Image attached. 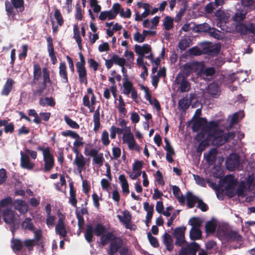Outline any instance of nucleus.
<instances>
[{"label":"nucleus","instance_id":"1","mask_svg":"<svg viewBox=\"0 0 255 255\" xmlns=\"http://www.w3.org/2000/svg\"><path fill=\"white\" fill-rule=\"evenodd\" d=\"M107 233V228L102 223L96 224L94 227L91 224L86 225V229L85 232L84 237L85 240L89 243H91L94 240V235L100 238L103 234Z\"/></svg>","mask_w":255,"mask_h":255},{"label":"nucleus","instance_id":"2","mask_svg":"<svg viewBox=\"0 0 255 255\" xmlns=\"http://www.w3.org/2000/svg\"><path fill=\"white\" fill-rule=\"evenodd\" d=\"M18 217L15 211L10 209L6 208L3 210L2 212V216L4 222L7 224L10 225V230L14 235L15 231L18 228L19 222L17 221L16 217Z\"/></svg>","mask_w":255,"mask_h":255},{"label":"nucleus","instance_id":"3","mask_svg":"<svg viewBox=\"0 0 255 255\" xmlns=\"http://www.w3.org/2000/svg\"><path fill=\"white\" fill-rule=\"evenodd\" d=\"M218 126V123L215 121L207 123L205 127L202 128L201 130L197 133V137L199 140H201L204 138L206 134H207L208 138H210L211 136L215 135L216 133L219 132Z\"/></svg>","mask_w":255,"mask_h":255},{"label":"nucleus","instance_id":"4","mask_svg":"<svg viewBox=\"0 0 255 255\" xmlns=\"http://www.w3.org/2000/svg\"><path fill=\"white\" fill-rule=\"evenodd\" d=\"M215 15L217 18V26L218 27H220L222 30L227 32H232L233 31L234 27L229 28L227 25L230 17V14L228 12L219 9L216 12Z\"/></svg>","mask_w":255,"mask_h":255},{"label":"nucleus","instance_id":"5","mask_svg":"<svg viewBox=\"0 0 255 255\" xmlns=\"http://www.w3.org/2000/svg\"><path fill=\"white\" fill-rule=\"evenodd\" d=\"M186 76L179 73L175 79V83L178 85V91L181 93L188 92L191 89V85Z\"/></svg>","mask_w":255,"mask_h":255},{"label":"nucleus","instance_id":"6","mask_svg":"<svg viewBox=\"0 0 255 255\" xmlns=\"http://www.w3.org/2000/svg\"><path fill=\"white\" fill-rule=\"evenodd\" d=\"M240 164V156L237 153L231 154L227 158L226 166L229 171L235 170L239 167Z\"/></svg>","mask_w":255,"mask_h":255},{"label":"nucleus","instance_id":"7","mask_svg":"<svg viewBox=\"0 0 255 255\" xmlns=\"http://www.w3.org/2000/svg\"><path fill=\"white\" fill-rule=\"evenodd\" d=\"M236 31L243 35L248 34H255V27L253 23L246 24L242 22H239L236 25H234Z\"/></svg>","mask_w":255,"mask_h":255},{"label":"nucleus","instance_id":"8","mask_svg":"<svg viewBox=\"0 0 255 255\" xmlns=\"http://www.w3.org/2000/svg\"><path fill=\"white\" fill-rule=\"evenodd\" d=\"M124 244L125 242L121 237L115 238V240L110 243L108 254L109 255H114L124 245Z\"/></svg>","mask_w":255,"mask_h":255},{"label":"nucleus","instance_id":"9","mask_svg":"<svg viewBox=\"0 0 255 255\" xmlns=\"http://www.w3.org/2000/svg\"><path fill=\"white\" fill-rule=\"evenodd\" d=\"M84 154L86 155H89L93 157V164L98 165L99 166H101L103 164L104 161L103 153H98V151L96 149L92 148L88 153H86L85 151L84 152Z\"/></svg>","mask_w":255,"mask_h":255},{"label":"nucleus","instance_id":"10","mask_svg":"<svg viewBox=\"0 0 255 255\" xmlns=\"http://www.w3.org/2000/svg\"><path fill=\"white\" fill-rule=\"evenodd\" d=\"M90 109V112L93 113L94 112L93 115V122L94 127L93 128L94 131L97 132L100 129L101 127L100 124V107H99L95 111V107L93 105L90 104L89 107H87Z\"/></svg>","mask_w":255,"mask_h":255},{"label":"nucleus","instance_id":"11","mask_svg":"<svg viewBox=\"0 0 255 255\" xmlns=\"http://www.w3.org/2000/svg\"><path fill=\"white\" fill-rule=\"evenodd\" d=\"M43 161L44 162V172L50 171L54 166V158L51 152H45L43 156Z\"/></svg>","mask_w":255,"mask_h":255},{"label":"nucleus","instance_id":"12","mask_svg":"<svg viewBox=\"0 0 255 255\" xmlns=\"http://www.w3.org/2000/svg\"><path fill=\"white\" fill-rule=\"evenodd\" d=\"M20 156V166L22 168L31 170L34 167L35 164L30 162L29 157L27 154L21 151Z\"/></svg>","mask_w":255,"mask_h":255},{"label":"nucleus","instance_id":"13","mask_svg":"<svg viewBox=\"0 0 255 255\" xmlns=\"http://www.w3.org/2000/svg\"><path fill=\"white\" fill-rule=\"evenodd\" d=\"M206 124H207V120L206 118L196 117L195 118L192 127V130L194 132L201 130L202 128L205 127Z\"/></svg>","mask_w":255,"mask_h":255},{"label":"nucleus","instance_id":"14","mask_svg":"<svg viewBox=\"0 0 255 255\" xmlns=\"http://www.w3.org/2000/svg\"><path fill=\"white\" fill-rule=\"evenodd\" d=\"M46 40L47 42V48L49 55L51 60L52 63L54 65L57 63V60L54 52L53 40L50 36L46 38Z\"/></svg>","mask_w":255,"mask_h":255},{"label":"nucleus","instance_id":"15","mask_svg":"<svg viewBox=\"0 0 255 255\" xmlns=\"http://www.w3.org/2000/svg\"><path fill=\"white\" fill-rule=\"evenodd\" d=\"M223 182L227 184L226 187L227 190L234 189L235 187L238 184V181L235 178L233 174L226 175L223 179Z\"/></svg>","mask_w":255,"mask_h":255},{"label":"nucleus","instance_id":"16","mask_svg":"<svg viewBox=\"0 0 255 255\" xmlns=\"http://www.w3.org/2000/svg\"><path fill=\"white\" fill-rule=\"evenodd\" d=\"M218 150L216 148H212L208 153H204V156L206 162L210 165L214 164L216 161Z\"/></svg>","mask_w":255,"mask_h":255},{"label":"nucleus","instance_id":"17","mask_svg":"<svg viewBox=\"0 0 255 255\" xmlns=\"http://www.w3.org/2000/svg\"><path fill=\"white\" fill-rule=\"evenodd\" d=\"M59 74L61 82L63 83L68 84L69 81L66 63L64 62H61L59 65Z\"/></svg>","mask_w":255,"mask_h":255},{"label":"nucleus","instance_id":"18","mask_svg":"<svg viewBox=\"0 0 255 255\" xmlns=\"http://www.w3.org/2000/svg\"><path fill=\"white\" fill-rule=\"evenodd\" d=\"M73 164L76 165L79 173H81L83 170L85 169L86 161L85 157L82 153L80 155L75 156Z\"/></svg>","mask_w":255,"mask_h":255},{"label":"nucleus","instance_id":"19","mask_svg":"<svg viewBox=\"0 0 255 255\" xmlns=\"http://www.w3.org/2000/svg\"><path fill=\"white\" fill-rule=\"evenodd\" d=\"M76 68L80 83L87 85L88 83L87 73L85 66H78L76 67Z\"/></svg>","mask_w":255,"mask_h":255},{"label":"nucleus","instance_id":"20","mask_svg":"<svg viewBox=\"0 0 255 255\" xmlns=\"http://www.w3.org/2000/svg\"><path fill=\"white\" fill-rule=\"evenodd\" d=\"M151 50V47L147 44H144L142 46L136 44L134 46L135 52L139 56L144 57L145 54H147Z\"/></svg>","mask_w":255,"mask_h":255},{"label":"nucleus","instance_id":"21","mask_svg":"<svg viewBox=\"0 0 255 255\" xmlns=\"http://www.w3.org/2000/svg\"><path fill=\"white\" fill-rule=\"evenodd\" d=\"M209 140H212L213 144L217 146H220L227 142L224 135H221L219 132L216 133L214 136H211Z\"/></svg>","mask_w":255,"mask_h":255},{"label":"nucleus","instance_id":"22","mask_svg":"<svg viewBox=\"0 0 255 255\" xmlns=\"http://www.w3.org/2000/svg\"><path fill=\"white\" fill-rule=\"evenodd\" d=\"M221 48L220 44H215L205 48L204 49V53L211 56L216 55L220 52Z\"/></svg>","mask_w":255,"mask_h":255},{"label":"nucleus","instance_id":"23","mask_svg":"<svg viewBox=\"0 0 255 255\" xmlns=\"http://www.w3.org/2000/svg\"><path fill=\"white\" fill-rule=\"evenodd\" d=\"M117 237L115 235L113 232H109L107 233L103 234L100 238V243L104 246L106 245L109 242H111L115 240Z\"/></svg>","mask_w":255,"mask_h":255},{"label":"nucleus","instance_id":"24","mask_svg":"<svg viewBox=\"0 0 255 255\" xmlns=\"http://www.w3.org/2000/svg\"><path fill=\"white\" fill-rule=\"evenodd\" d=\"M14 208L21 214H24L27 211V206L22 200L17 199L14 201Z\"/></svg>","mask_w":255,"mask_h":255},{"label":"nucleus","instance_id":"25","mask_svg":"<svg viewBox=\"0 0 255 255\" xmlns=\"http://www.w3.org/2000/svg\"><path fill=\"white\" fill-rule=\"evenodd\" d=\"M13 83L14 81L12 79L8 78L1 92V95L2 96H7L12 90Z\"/></svg>","mask_w":255,"mask_h":255},{"label":"nucleus","instance_id":"26","mask_svg":"<svg viewBox=\"0 0 255 255\" xmlns=\"http://www.w3.org/2000/svg\"><path fill=\"white\" fill-rule=\"evenodd\" d=\"M186 199L187 201V206L189 208H192L194 207L195 204L198 202L199 199L197 197L193 195L191 192H188L186 195Z\"/></svg>","mask_w":255,"mask_h":255},{"label":"nucleus","instance_id":"27","mask_svg":"<svg viewBox=\"0 0 255 255\" xmlns=\"http://www.w3.org/2000/svg\"><path fill=\"white\" fill-rule=\"evenodd\" d=\"M23 243L18 239L13 238L11 240V247L14 253L21 251L23 248Z\"/></svg>","mask_w":255,"mask_h":255},{"label":"nucleus","instance_id":"28","mask_svg":"<svg viewBox=\"0 0 255 255\" xmlns=\"http://www.w3.org/2000/svg\"><path fill=\"white\" fill-rule=\"evenodd\" d=\"M163 243L168 251L171 252L173 250V240L171 236L167 233H165L163 235Z\"/></svg>","mask_w":255,"mask_h":255},{"label":"nucleus","instance_id":"29","mask_svg":"<svg viewBox=\"0 0 255 255\" xmlns=\"http://www.w3.org/2000/svg\"><path fill=\"white\" fill-rule=\"evenodd\" d=\"M119 179L121 184L123 192L126 195H128L129 193V186L125 175L124 174L120 175L119 176Z\"/></svg>","mask_w":255,"mask_h":255},{"label":"nucleus","instance_id":"30","mask_svg":"<svg viewBox=\"0 0 255 255\" xmlns=\"http://www.w3.org/2000/svg\"><path fill=\"white\" fill-rule=\"evenodd\" d=\"M41 77V68L38 63L33 65V78L32 83L36 84Z\"/></svg>","mask_w":255,"mask_h":255},{"label":"nucleus","instance_id":"31","mask_svg":"<svg viewBox=\"0 0 255 255\" xmlns=\"http://www.w3.org/2000/svg\"><path fill=\"white\" fill-rule=\"evenodd\" d=\"M76 190L74 189L73 184H70V197L69 202L74 207H77V200L76 197Z\"/></svg>","mask_w":255,"mask_h":255},{"label":"nucleus","instance_id":"32","mask_svg":"<svg viewBox=\"0 0 255 255\" xmlns=\"http://www.w3.org/2000/svg\"><path fill=\"white\" fill-rule=\"evenodd\" d=\"M190 104V102L188 100L187 97H184L178 101V109L179 110L184 112L189 107Z\"/></svg>","mask_w":255,"mask_h":255},{"label":"nucleus","instance_id":"33","mask_svg":"<svg viewBox=\"0 0 255 255\" xmlns=\"http://www.w3.org/2000/svg\"><path fill=\"white\" fill-rule=\"evenodd\" d=\"M202 237V232L199 228H192L190 231V238L191 240L195 241L199 240Z\"/></svg>","mask_w":255,"mask_h":255},{"label":"nucleus","instance_id":"34","mask_svg":"<svg viewBox=\"0 0 255 255\" xmlns=\"http://www.w3.org/2000/svg\"><path fill=\"white\" fill-rule=\"evenodd\" d=\"M188 255H196L197 251L200 249V246L195 242H193L186 246Z\"/></svg>","mask_w":255,"mask_h":255},{"label":"nucleus","instance_id":"35","mask_svg":"<svg viewBox=\"0 0 255 255\" xmlns=\"http://www.w3.org/2000/svg\"><path fill=\"white\" fill-rule=\"evenodd\" d=\"M35 84L37 85V89L32 92L33 96L35 97L41 96L47 87V85L42 82L36 83Z\"/></svg>","mask_w":255,"mask_h":255},{"label":"nucleus","instance_id":"36","mask_svg":"<svg viewBox=\"0 0 255 255\" xmlns=\"http://www.w3.org/2000/svg\"><path fill=\"white\" fill-rule=\"evenodd\" d=\"M22 229L30 231H33L34 226L30 218H26L21 223Z\"/></svg>","mask_w":255,"mask_h":255},{"label":"nucleus","instance_id":"37","mask_svg":"<svg viewBox=\"0 0 255 255\" xmlns=\"http://www.w3.org/2000/svg\"><path fill=\"white\" fill-rule=\"evenodd\" d=\"M197 138V140L198 141H201L200 143L198 145V146L197 147V152L200 154H201L206 147H208L210 145L209 142V139H208V137L206 139H201L199 140L198 138L196 137Z\"/></svg>","mask_w":255,"mask_h":255},{"label":"nucleus","instance_id":"38","mask_svg":"<svg viewBox=\"0 0 255 255\" xmlns=\"http://www.w3.org/2000/svg\"><path fill=\"white\" fill-rule=\"evenodd\" d=\"M194 64L191 63H186L184 65L182 73L181 74L182 75L186 76L187 78L192 72L193 69Z\"/></svg>","mask_w":255,"mask_h":255},{"label":"nucleus","instance_id":"39","mask_svg":"<svg viewBox=\"0 0 255 255\" xmlns=\"http://www.w3.org/2000/svg\"><path fill=\"white\" fill-rule=\"evenodd\" d=\"M114 15L112 13V9L108 11H103L101 12L99 18L101 20H105L107 18L109 20L114 19L116 18Z\"/></svg>","mask_w":255,"mask_h":255},{"label":"nucleus","instance_id":"40","mask_svg":"<svg viewBox=\"0 0 255 255\" xmlns=\"http://www.w3.org/2000/svg\"><path fill=\"white\" fill-rule=\"evenodd\" d=\"M124 216L118 215V218L120 222H122L123 224H127L128 222H131V216L129 212L128 211H125L123 212Z\"/></svg>","mask_w":255,"mask_h":255},{"label":"nucleus","instance_id":"41","mask_svg":"<svg viewBox=\"0 0 255 255\" xmlns=\"http://www.w3.org/2000/svg\"><path fill=\"white\" fill-rule=\"evenodd\" d=\"M34 233V239L37 246L42 245V248L43 247V245H42V231L40 229H38L37 230H33Z\"/></svg>","mask_w":255,"mask_h":255},{"label":"nucleus","instance_id":"42","mask_svg":"<svg viewBox=\"0 0 255 255\" xmlns=\"http://www.w3.org/2000/svg\"><path fill=\"white\" fill-rule=\"evenodd\" d=\"M123 85L124 87L123 93L126 95H128L132 89H134L132 83L131 81L123 82Z\"/></svg>","mask_w":255,"mask_h":255},{"label":"nucleus","instance_id":"43","mask_svg":"<svg viewBox=\"0 0 255 255\" xmlns=\"http://www.w3.org/2000/svg\"><path fill=\"white\" fill-rule=\"evenodd\" d=\"M190 38H182L178 44L179 49L182 51H184L190 45L191 42Z\"/></svg>","mask_w":255,"mask_h":255},{"label":"nucleus","instance_id":"44","mask_svg":"<svg viewBox=\"0 0 255 255\" xmlns=\"http://www.w3.org/2000/svg\"><path fill=\"white\" fill-rule=\"evenodd\" d=\"M55 232L61 238H65L67 236V231L65 225H56Z\"/></svg>","mask_w":255,"mask_h":255},{"label":"nucleus","instance_id":"45","mask_svg":"<svg viewBox=\"0 0 255 255\" xmlns=\"http://www.w3.org/2000/svg\"><path fill=\"white\" fill-rule=\"evenodd\" d=\"M216 229V225L214 223L213 221H208L205 225V231L207 234L214 233Z\"/></svg>","mask_w":255,"mask_h":255},{"label":"nucleus","instance_id":"46","mask_svg":"<svg viewBox=\"0 0 255 255\" xmlns=\"http://www.w3.org/2000/svg\"><path fill=\"white\" fill-rule=\"evenodd\" d=\"M163 25L165 30L171 29L173 25V19L169 16H166L164 19Z\"/></svg>","mask_w":255,"mask_h":255},{"label":"nucleus","instance_id":"47","mask_svg":"<svg viewBox=\"0 0 255 255\" xmlns=\"http://www.w3.org/2000/svg\"><path fill=\"white\" fill-rule=\"evenodd\" d=\"M219 92V87L215 83L210 84L208 87V93L212 96L215 97L218 95Z\"/></svg>","mask_w":255,"mask_h":255},{"label":"nucleus","instance_id":"48","mask_svg":"<svg viewBox=\"0 0 255 255\" xmlns=\"http://www.w3.org/2000/svg\"><path fill=\"white\" fill-rule=\"evenodd\" d=\"M112 58L114 63L120 66H124L126 64V59L124 58L120 57L118 55L114 54L112 56Z\"/></svg>","mask_w":255,"mask_h":255},{"label":"nucleus","instance_id":"49","mask_svg":"<svg viewBox=\"0 0 255 255\" xmlns=\"http://www.w3.org/2000/svg\"><path fill=\"white\" fill-rule=\"evenodd\" d=\"M54 16L56 19L58 24L62 26L64 23V19L59 9L55 8L54 13Z\"/></svg>","mask_w":255,"mask_h":255},{"label":"nucleus","instance_id":"50","mask_svg":"<svg viewBox=\"0 0 255 255\" xmlns=\"http://www.w3.org/2000/svg\"><path fill=\"white\" fill-rule=\"evenodd\" d=\"M64 121L71 128L74 129H78L80 128L79 125L74 121L72 120L68 116L65 115Z\"/></svg>","mask_w":255,"mask_h":255},{"label":"nucleus","instance_id":"51","mask_svg":"<svg viewBox=\"0 0 255 255\" xmlns=\"http://www.w3.org/2000/svg\"><path fill=\"white\" fill-rule=\"evenodd\" d=\"M42 74L43 81L42 82L46 85L47 83H51V81L50 78L49 72L46 67L42 69Z\"/></svg>","mask_w":255,"mask_h":255},{"label":"nucleus","instance_id":"52","mask_svg":"<svg viewBox=\"0 0 255 255\" xmlns=\"http://www.w3.org/2000/svg\"><path fill=\"white\" fill-rule=\"evenodd\" d=\"M210 28L211 26L209 24L204 23L197 25L196 31L198 32H206L208 33Z\"/></svg>","mask_w":255,"mask_h":255},{"label":"nucleus","instance_id":"53","mask_svg":"<svg viewBox=\"0 0 255 255\" xmlns=\"http://www.w3.org/2000/svg\"><path fill=\"white\" fill-rule=\"evenodd\" d=\"M219 30H217L215 28L211 27L209 30L208 34L211 36L217 39H221L222 37L220 34Z\"/></svg>","mask_w":255,"mask_h":255},{"label":"nucleus","instance_id":"54","mask_svg":"<svg viewBox=\"0 0 255 255\" xmlns=\"http://www.w3.org/2000/svg\"><path fill=\"white\" fill-rule=\"evenodd\" d=\"M189 223L192 228H199L201 226L202 221L199 218L192 217L190 219Z\"/></svg>","mask_w":255,"mask_h":255},{"label":"nucleus","instance_id":"55","mask_svg":"<svg viewBox=\"0 0 255 255\" xmlns=\"http://www.w3.org/2000/svg\"><path fill=\"white\" fill-rule=\"evenodd\" d=\"M147 238L150 245L154 248H158L159 244L156 238L152 236L150 232L147 233Z\"/></svg>","mask_w":255,"mask_h":255},{"label":"nucleus","instance_id":"56","mask_svg":"<svg viewBox=\"0 0 255 255\" xmlns=\"http://www.w3.org/2000/svg\"><path fill=\"white\" fill-rule=\"evenodd\" d=\"M101 141L103 145L105 146L108 145L110 143L109 138V133L106 130H104L102 133Z\"/></svg>","mask_w":255,"mask_h":255},{"label":"nucleus","instance_id":"57","mask_svg":"<svg viewBox=\"0 0 255 255\" xmlns=\"http://www.w3.org/2000/svg\"><path fill=\"white\" fill-rule=\"evenodd\" d=\"M185 227H177L175 229L173 236L176 237H181L184 236Z\"/></svg>","mask_w":255,"mask_h":255},{"label":"nucleus","instance_id":"58","mask_svg":"<svg viewBox=\"0 0 255 255\" xmlns=\"http://www.w3.org/2000/svg\"><path fill=\"white\" fill-rule=\"evenodd\" d=\"M76 217L78 220V226L79 229H82L83 228L85 221L83 216L80 214V212L78 211L77 210H76Z\"/></svg>","mask_w":255,"mask_h":255},{"label":"nucleus","instance_id":"59","mask_svg":"<svg viewBox=\"0 0 255 255\" xmlns=\"http://www.w3.org/2000/svg\"><path fill=\"white\" fill-rule=\"evenodd\" d=\"M24 246L29 251H32L34 246H37L34 239H26L24 242Z\"/></svg>","mask_w":255,"mask_h":255},{"label":"nucleus","instance_id":"60","mask_svg":"<svg viewBox=\"0 0 255 255\" xmlns=\"http://www.w3.org/2000/svg\"><path fill=\"white\" fill-rule=\"evenodd\" d=\"M200 72L201 73L205 74L206 76H211L215 73L216 70L214 67H211L206 68L204 70L201 69L200 70Z\"/></svg>","mask_w":255,"mask_h":255},{"label":"nucleus","instance_id":"61","mask_svg":"<svg viewBox=\"0 0 255 255\" xmlns=\"http://www.w3.org/2000/svg\"><path fill=\"white\" fill-rule=\"evenodd\" d=\"M83 11L80 5L77 3L76 5L75 18L78 20H81L83 18Z\"/></svg>","mask_w":255,"mask_h":255},{"label":"nucleus","instance_id":"62","mask_svg":"<svg viewBox=\"0 0 255 255\" xmlns=\"http://www.w3.org/2000/svg\"><path fill=\"white\" fill-rule=\"evenodd\" d=\"M61 134L64 136H70L72 138L79 137V135L76 132L70 130L62 131Z\"/></svg>","mask_w":255,"mask_h":255},{"label":"nucleus","instance_id":"63","mask_svg":"<svg viewBox=\"0 0 255 255\" xmlns=\"http://www.w3.org/2000/svg\"><path fill=\"white\" fill-rule=\"evenodd\" d=\"M246 188L244 183H241L238 187L236 191V194L239 197H243L245 196L244 191Z\"/></svg>","mask_w":255,"mask_h":255},{"label":"nucleus","instance_id":"64","mask_svg":"<svg viewBox=\"0 0 255 255\" xmlns=\"http://www.w3.org/2000/svg\"><path fill=\"white\" fill-rule=\"evenodd\" d=\"M74 30V36L73 37L75 39L76 41H79L82 40L80 36V31L77 25L75 24L73 28Z\"/></svg>","mask_w":255,"mask_h":255}]
</instances>
